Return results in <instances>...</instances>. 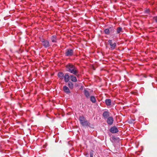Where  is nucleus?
I'll return each instance as SVG.
<instances>
[{
    "label": "nucleus",
    "instance_id": "nucleus-1",
    "mask_svg": "<svg viewBox=\"0 0 157 157\" xmlns=\"http://www.w3.org/2000/svg\"><path fill=\"white\" fill-rule=\"evenodd\" d=\"M66 69L67 71L74 75H76L78 73V71L75 66L71 63H69L66 66Z\"/></svg>",
    "mask_w": 157,
    "mask_h": 157
},
{
    "label": "nucleus",
    "instance_id": "nucleus-2",
    "mask_svg": "<svg viewBox=\"0 0 157 157\" xmlns=\"http://www.w3.org/2000/svg\"><path fill=\"white\" fill-rule=\"evenodd\" d=\"M80 124L83 126H89L90 124L83 116H81L79 117V119Z\"/></svg>",
    "mask_w": 157,
    "mask_h": 157
},
{
    "label": "nucleus",
    "instance_id": "nucleus-3",
    "mask_svg": "<svg viewBox=\"0 0 157 157\" xmlns=\"http://www.w3.org/2000/svg\"><path fill=\"white\" fill-rule=\"evenodd\" d=\"M108 44L110 45V49L113 50L115 49L116 46V44L115 42L113 41L112 40H109L108 42Z\"/></svg>",
    "mask_w": 157,
    "mask_h": 157
},
{
    "label": "nucleus",
    "instance_id": "nucleus-4",
    "mask_svg": "<svg viewBox=\"0 0 157 157\" xmlns=\"http://www.w3.org/2000/svg\"><path fill=\"white\" fill-rule=\"evenodd\" d=\"M42 44L45 48L50 46V44L48 40L43 39L41 40Z\"/></svg>",
    "mask_w": 157,
    "mask_h": 157
},
{
    "label": "nucleus",
    "instance_id": "nucleus-5",
    "mask_svg": "<svg viewBox=\"0 0 157 157\" xmlns=\"http://www.w3.org/2000/svg\"><path fill=\"white\" fill-rule=\"evenodd\" d=\"M73 54V50L69 48L67 49L65 53V55L66 56H71Z\"/></svg>",
    "mask_w": 157,
    "mask_h": 157
},
{
    "label": "nucleus",
    "instance_id": "nucleus-6",
    "mask_svg": "<svg viewBox=\"0 0 157 157\" xmlns=\"http://www.w3.org/2000/svg\"><path fill=\"white\" fill-rule=\"evenodd\" d=\"M110 131L112 133H116L118 132V130L117 128L113 126L110 128Z\"/></svg>",
    "mask_w": 157,
    "mask_h": 157
},
{
    "label": "nucleus",
    "instance_id": "nucleus-7",
    "mask_svg": "<svg viewBox=\"0 0 157 157\" xmlns=\"http://www.w3.org/2000/svg\"><path fill=\"white\" fill-rule=\"evenodd\" d=\"M113 119L112 117H110L107 118V122L108 124L111 125L113 123Z\"/></svg>",
    "mask_w": 157,
    "mask_h": 157
},
{
    "label": "nucleus",
    "instance_id": "nucleus-8",
    "mask_svg": "<svg viewBox=\"0 0 157 157\" xmlns=\"http://www.w3.org/2000/svg\"><path fill=\"white\" fill-rule=\"evenodd\" d=\"M64 79L65 81L66 82H68L70 79V76L69 75V74L67 73H66L64 76Z\"/></svg>",
    "mask_w": 157,
    "mask_h": 157
},
{
    "label": "nucleus",
    "instance_id": "nucleus-9",
    "mask_svg": "<svg viewBox=\"0 0 157 157\" xmlns=\"http://www.w3.org/2000/svg\"><path fill=\"white\" fill-rule=\"evenodd\" d=\"M103 116L105 119L107 118L109 116V113L108 111H105L103 113Z\"/></svg>",
    "mask_w": 157,
    "mask_h": 157
},
{
    "label": "nucleus",
    "instance_id": "nucleus-10",
    "mask_svg": "<svg viewBox=\"0 0 157 157\" xmlns=\"http://www.w3.org/2000/svg\"><path fill=\"white\" fill-rule=\"evenodd\" d=\"M70 77L71 81L74 82H77V79L75 76L72 75H70Z\"/></svg>",
    "mask_w": 157,
    "mask_h": 157
},
{
    "label": "nucleus",
    "instance_id": "nucleus-11",
    "mask_svg": "<svg viewBox=\"0 0 157 157\" xmlns=\"http://www.w3.org/2000/svg\"><path fill=\"white\" fill-rule=\"evenodd\" d=\"M58 76L60 79H63L64 78V74L63 73L60 72L58 73Z\"/></svg>",
    "mask_w": 157,
    "mask_h": 157
},
{
    "label": "nucleus",
    "instance_id": "nucleus-12",
    "mask_svg": "<svg viewBox=\"0 0 157 157\" xmlns=\"http://www.w3.org/2000/svg\"><path fill=\"white\" fill-rule=\"evenodd\" d=\"M63 90L64 91L67 93H70L69 88L66 86H64L63 87Z\"/></svg>",
    "mask_w": 157,
    "mask_h": 157
},
{
    "label": "nucleus",
    "instance_id": "nucleus-13",
    "mask_svg": "<svg viewBox=\"0 0 157 157\" xmlns=\"http://www.w3.org/2000/svg\"><path fill=\"white\" fill-rule=\"evenodd\" d=\"M105 103L107 105H110L111 104V100L109 99H107L105 100Z\"/></svg>",
    "mask_w": 157,
    "mask_h": 157
},
{
    "label": "nucleus",
    "instance_id": "nucleus-14",
    "mask_svg": "<svg viewBox=\"0 0 157 157\" xmlns=\"http://www.w3.org/2000/svg\"><path fill=\"white\" fill-rule=\"evenodd\" d=\"M90 100L91 102L94 103L96 102V100L95 97L94 96H92L90 97Z\"/></svg>",
    "mask_w": 157,
    "mask_h": 157
},
{
    "label": "nucleus",
    "instance_id": "nucleus-15",
    "mask_svg": "<svg viewBox=\"0 0 157 157\" xmlns=\"http://www.w3.org/2000/svg\"><path fill=\"white\" fill-rule=\"evenodd\" d=\"M84 93L85 95L86 98H88L89 97L90 94L89 92L88 91L85 90H84Z\"/></svg>",
    "mask_w": 157,
    "mask_h": 157
},
{
    "label": "nucleus",
    "instance_id": "nucleus-16",
    "mask_svg": "<svg viewBox=\"0 0 157 157\" xmlns=\"http://www.w3.org/2000/svg\"><path fill=\"white\" fill-rule=\"evenodd\" d=\"M51 39L52 42H56V39L55 36L53 35L51 37Z\"/></svg>",
    "mask_w": 157,
    "mask_h": 157
},
{
    "label": "nucleus",
    "instance_id": "nucleus-17",
    "mask_svg": "<svg viewBox=\"0 0 157 157\" xmlns=\"http://www.w3.org/2000/svg\"><path fill=\"white\" fill-rule=\"evenodd\" d=\"M68 86L71 89H72L73 87V84L71 82H69L68 83Z\"/></svg>",
    "mask_w": 157,
    "mask_h": 157
},
{
    "label": "nucleus",
    "instance_id": "nucleus-18",
    "mask_svg": "<svg viewBox=\"0 0 157 157\" xmlns=\"http://www.w3.org/2000/svg\"><path fill=\"white\" fill-rule=\"evenodd\" d=\"M122 31V29L120 27H118L117 29V33H119Z\"/></svg>",
    "mask_w": 157,
    "mask_h": 157
},
{
    "label": "nucleus",
    "instance_id": "nucleus-19",
    "mask_svg": "<svg viewBox=\"0 0 157 157\" xmlns=\"http://www.w3.org/2000/svg\"><path fill=\"white\" fill-rule=\"evenodd\" d=\"M104 32L105 34H108L109 33V29H105L104 30Z\"/></svg>",
    "mask_w": 157,
    "mask_h": 157
},
{
    "label": "nucleus",
    "instance_id": "nucleus-20",
    "mask_svg": "<svg viewBox=\"0 0 157 157\" xmlns=\"http://www.w3.org/2000/svg\"><path fill=\"white\" fill-rule=\"evenodd\" d=\"M153 20L155 21L156 22H157V17H155L153 18Z\"/></svg>",
    "mask_w": 157,
    "mask_h": 157
},
{
    "label": "nucleus",
    "instance_id": "nucleus-21",
    "mask_svg": "<svg viewBox=\"0 0 157 157\" xmlns=\"http://www.w3.org/2000/svg\"><path fill=\"white\" fill-rule=\"evenodd\" d=\"M146 13H148V10H147L146 11Z\"/></svg>",
    "mask_w": 157,
    "mask_h": 157
},
{
    "label": "nucleus",
    "instance_id": "nucleus-22",
    "mask_svg": "<svg viewBox=\"0 0 157 157\" xmlns=\"http://www.w3.org/2000/svg\"><path fill=\"white\" fill-rule=\"evenodd\" d=\"M90 157H92V155L90 156Z\"/></svg>",
    "mask_w": 157,
    "mask_h": 157
}]
</instances>
